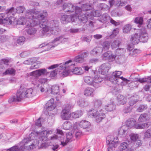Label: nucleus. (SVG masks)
Masks as SVG:
<instances>
[{"instance_id": "f257e3e1", "label": "nucleus", "mask_w": 151, "mask_h": 151, "mask_svg": "<svg viewBox=\"0 0 151 151\" xmlns=\"http://www.w3.org/2000/svg\"><path fill=\"white\" fill-rule=\"evenodd\" d=\"M48 14L46 10L38 11L36 10H28L25 14V17L20 18L17 21V24L26 27H33L40 25L42 28L40 30V36L42 37L46 33L50 30L52 34H59L60 29L58 26V21L52 20L48 21L46 19Z\"/></svg>"}, {"instance_id": "f03ea898", "label": "nucleus", "mask_w": 151, "mask_h": 151, "mask_svg": "<svg viewBox=\"0 0 151 151\" xmlns=\"http://www.w3.org/2000/svg\"><path fill=\"white\" fill-rule=\"evenodd\" d=\"M75 66L74 63L71 60H69L63 63L55 64L52 65L48 68L49 69H52L58 67V70H62V75L67 76L70 74V71Z\"/></svg>"}, {"instance_id": "7ed1b4c3", "label": "nucleus", "mask_w": 151, "mask_h": 151, "mask_svg": "<svg viewBox=\"0 0 151 151\" xmlns=\"http://www.w3.org/2000/svg\"><path fill=\"white\" fill-rule=\"evenodd\" d=\"M30 141L28 138H24L19 144V146L14 145L8 149L3 151H20L26 149L28 150L33 149L35 148L33 145H31Z\"/></svg>"}, {"instance_id": "20e7f679", "label": "nucleus", "mask_w": 151, "mask_h": 151, "mask_svg": "<svg viewBox=\"0 0 151 151\" xmlns=\"http://www.w3.org/2000/svg\"><path fill=\"white\" fill-rule=\"evenodd\" d=\"M122 73V72L121 71H115L113 72L109 78L110 81L114 84H117L122 86L125 85L129 82L130 81L122 76L119 77Z\"/></svg>"}, {"instance_id": "39448f33", "label": "nucleus", "mask_w": 151, "mask_h": 151, "mask_svg": "<svg viewBox=\"0 0 151 151\" xmlns=\"http://www.w3.org/2000/svg\"><path fill=\"white\" fill-rule=\"evenodd\" d=\"M63 9L64 11L68 14H73L76 16V15L80 13L81 11L80 7L77 6H75L74 5L70 3H65L63 6Z\"/></svg>"}, {"instance_id": "423d86ee", "label": "nucleus", "mask_w": 151, "mask_h": 151, "mask_svg": "<svg viewBox=\"0 0 151 151\" xmlns=\"http://www.w3.org/2000/svg\"><path fill=\"white\" fill-rule=\"evenodd\" d=\"M88 115L89 117L95 118L97 123L101 122L102 120L105 117L104 113L101 112V111H98L95 109H92L88 112Z\"/></svg>"}, {"instance_id": "0eeeda50", "label": "nucleus", "mask_w": 151, "mask_h": 151, "mask_svg": "<svg viewBox=\"0 0 151 151\" xmlns=\"http://www.w3.org/2000/svg\"><path fill=\"white\" fill-rule=\"evenodd\" d=\"M73 106L72 104H67L63 107L60 113V117L63 120H68L71 118L70 110Z\"/></svg>"}, {"instance_id": "6e6552de", "label": "nucleus", "mask_w": 151, "mask_h": 151, "mask_svg": "<svg viewBox=\"0 0 151 151\" xmlns=\"http://www.w3.org/2000/svg\"><path fill=\"white\" fill-rule=\"evenodd\" d=\"M48 73L47 70L45 68H42L36 70L29 73V75L31 76L34 77L35 78L32 81V83L34 85L37 84V78L45 74H47Z\"/></svg>"}, {"instance_id": "1a4fd4ad", "label": "nucleus", "mask_w": 151, "mask_h": 151, "mask_svg": "<svg viewBox=\"0 0 151 151\" xmlns=\"http://www.w3.org/2000/svg\"><path fill=\"white\" fill-rule=\"evenodd\" d=\"M62 38V37H59L55 38L52 42L49 43H43L40 45L39 47L41 48L43 47H46L47 50H50L52 48H54L55 46H57L59 43V41Z\"/></svg>"}, {"instance_id": "9d476101", "label": "nucleus", "mask_w": 151, "mask_h": 151, "mask_svg": "<svg viewBox=\"0 0 151 151\" xmlns=\"http://www.w3.org/2000/svg\"><path fill=\"white\" fill-rule=\"evenodd\" d=\"M24 90L20 89L17 91L16 96H13L10 97L9 100L8 102L11 103L14 101H21L25 97Z\"/></svg>"}, {"instance_id": "9b49d317", "label": "nucleus", "mask_w": 151, "mask_h": 151, "mask_svg": "<svg viewBox=\"0 0 151 151\" xmlns=\"http://www.w3.org/2000/svg\"><path fill=\"white\" fill-rule=\"evenodd\" d=\"M117 138L116 139L112 136H109L107 138L106 143L108 145L109 151L113 150L117 146Z\"/></svg>"}, {"instance_id": "f8f14e48", "label": "nucleus", "mask_w": 151, "mask_h": 151, "mask_svg": "<svg viewBox=\"0 0 151 151\" xmlns=\"http://www.w3.org/2000/svg\"><path fill=\"white\" fill-rule=\"evenodd\" d=\"M13 18L10 16L7 17V14L0 13V24L10 25L12 24Z\"/></svg>"}, {"instance_id": "ddd939ff", "label": "nucleus", "mask_w": 151, "mask_h": 151, "mask_svg": "<svg viewBox=\"0 0 151 151\" xmlns=\"http://www.w3.org/2000/svg\"><path fill=\"white\" fill-rule=\"evenodd\" d=\"M79 14L78 16V19L81 22H82L83 23L86 22L88 19H92V16L91 14L90 15L87 14L86 12L83 13L82 12H80V13H78V14L76 15V16Z\"/></svg>"}, {"instance_id": "4468645a", "label": "nucleus", "mask_w": 151, "mask_h": 151, "mask_svg": "<svg viewBox=\"0 0 151 151\" xmlns=\"http://www.w3.org/2000/svg\"><path fill=\"white\" fill-rule=\"evenodd\" d=\"M119 151H133L132 145L129 142H123L119 147Z\"/></svg>"}, {"instance_id": "2eb2a0df", "label": "nucleus", "mask_w": 151, "mask_h": 151, "mask_svg": "<svg viewBox=\"0 0 151 151\" xmlns=\"http://www.w3.org/2000/svg\"><path fill=\"white\" fill-rule=\"evenodd\" d=\"M138 35H139L140 42H145L148 39V34L146 30L145 29H138L137 30Z\"/></svg>"}, {"instance_id": "dca6fc26", "label": "nucleus", "mask_w": 151, "mask_h": 151, "mask_svg": "<svg viewBox=\"0 0 151 151\" xmlns=\"http://www.w3.org/2000/svg\"><path fill=\"white\" fill-rule=\"evenodd\" d=\"M76 16L74 15H71L70 16L66 15H64L61 18V21L63 24H66L70 21L75 22L76 19Z\"/></svg>"}, {"instance_id": "f3484780", "label": "nucleus", "mask_w": 151, "mask_h": 151, "mask_svg": "<svg viewBox=\"0 0 151 151\" xmlns=\"http://www.w3.org/2000/svg\"><path fill=\"white\" fill-rule=\"evenodd\" d=\"M53 130H47L41 131L39 135H41L40 140L43 141H48V137L50 135L52 134Z\"/></svg>"}, {"instance_id": "a211bd4d", "label": "nucleus", "mask_w": 151, "mask_h": 151, "mask_svg": "<svg viewBox=\"0 0 151 151\" xmlns=\"http://www.w3.org/2000/svg\"><path fill=\"white\" fill-rule=\"evenodd\" d=\"M111 68V65L109 63H104L100 67L99 71L102 75H106Z\"/></svg>"}, {"instance_id": "6ab92c4d", "label": "nucleus", "mask_w": 151, "mask_h": 151, "mask_svg": "<svg viewBox=\"0 0 151 151\" xmlns=\"http://www.w3.org/2000/svg\"><path fill=\"white\" fill-rule=\"evenodd\" d=\"M47 92V94H50V95L47 96H52L53 95H58L59 94L60 90L59 86L57 85H53L51 88V90L47 89L46 92Z\"/></svg>"}, {"instance_id": "aec40b11", "label": "nucleus", "mask_w": 151, "mask_h": 151, "mask_svg": "<svg viewBox=\"0 0 151 151\" xmlns=\"http://www.w3.org/2000/svg\"><path fill=\"white\" fill-rule=\"evenodd\" d=\"M40 132H32L29 135V138H28L30 141V143H31V145H33L35 147V144L33 143L32 142V140H34L35 138H37V137L39 138L40 140V136L41 135H39Z\"/></svg>"}, {"instance_id": "412c9836", "label": "nucleus", "mask_w": 151, "mask_h": 151, "mask_svg": "<svg viewBox=\"0 0 151 151\" xmlns=\"http://www.w3.org/2000/svg\"><path fill=\"white\" fill-rule=\"evenodd\" d=\"M45 108L47 110L49 111H51L54 109L55 107L54 104V100L53 98L51 99L48 101L45 106Z\"/></svg>"}, {"instance_id": "4be33fe9", "label": "nucleus", "mask_w": 151, "mask_h": 151, "mask_svg": "<svg viewBox=\"0 0 151 151\" xmlns=\"http://www.w3.org/2000/svg\"><path fill=\"white\" fill-rule=\"evenodd\" d=\"M151 127V121L147 123L138 124L135 126V128L137 129H145Z\"/></svg>"}, {"instance_id": "5701e85b", "label": "nucleus", "mask_w": 151, "mask_h": 151, "mask_svg": "<svg viewBox=\"0 0 151 151\" xmlns=\"http://www.w3.org/2000/svg\"><path fill=\"white\" fill-rule=\"evenodd\" d=\"M93 79V86L96 88H98L99 86V83L103 81V78L99 75H96Z\"/></svg>"}, {"instance_id": "b1692460", "label": "nucleus", "mask_w": 151, "mask_h": 151, "mask_svg": "<svg viewBox=\"0 0 151 151\" xmlns=\"http://www.w3.org/2000/svg\"><path fill=\"white\" fill-rule=\"evenodd\" d=\"M139 35H138L137 30L134 34L132 36L131 41L133 45L137 44L140 41Z\"/></svg>"}, {"instance_id": "393cba45", "label": "nucleus", "mask_w": 151, "mask_h": 151, "mask_svg": "<svg viewBox=\"0 0 151 151\" xmlns=\"http://www.w3.org/2000/svg\"><path fill=\"white\" fill-rule=\"evenodd\" d=\"M73 137V136L71 133H67L65 140V141L61 142V145L63 146H65L68 142L72 141Z\"/></svg>"}, {"instance_id": "a878e982", "label": "nucleus", "mask_w": 151, "mask_h": 151, "mask_svg": "<svg viewBox=\"0 0 151 151\" xmlns=\"http://www.w3.org/2000/svg\"><path fill=\"white\" fill-rule=\"evenodd\" d=\"M94 89L90 87H87L86 88L83 92L84 95L86 97L88 96H94Z\"/></svg>"}, {"instance_id": "bb28decb", "label": "nucleus", "mask_w": 151, "mask_h": 151, "mask_svg": "<svg viewBox=\"0 0 151 151\" xmlns=\"http://www.w3.org/2000/svg\"><path fill=\"white\" fill-rule=\"evenodd\" d=\"M83 71L81 68L74 66L70 71V75H71L72 73H73L75 74L80 75L83 74Z\"/></svg>"}, {"instance_id": "cd10ccee", "label": "nucleus", "mask_w": 151, "mask_h": 151, "mask_svg": "<svg viewBox=\"0 0 151 151\" xmlns=\"http://www.w3.org/2000/svg\"><path fill=\"white\" fill-rule=\"evenodd\" d=\"M150 119V115L147 113L141 114L139 116L138 121L140 122H144L149 120Z\"/></svg>"}, {"instance_id": "c85d7f7f", "label": "nucleus", "mask_w": 151, "mask_h": 151, "mask_svg": "<svg viewBox=\"0 0 151 151\" xmlns=\"http://www.w3.org/2000/svg\"><path fill=\"white\" fill-rule=\"evenodd\" d=\"M117 101L120 104L124 105L125 104L127 101L126 98L122 95L119 94L117 97Z\"/></svg>"}, {"instance_id": "c756f323", "label": "nucleus", "mask_w": 151, "mask_h": 151, "mask_svg": "<svg viewBox=\"0 0 151 151\" xmlns=\"http://www.w3.org/2000/svg\"><path fill=\"white\" fill-rule=\"evenodd\" d=\"M138 96L137 95H135L132 96L129 99V104L130 106H133L138 101Z\"/></svg>"}, {"instance_id": "7c9ffc66", "label": "nucleus", "mask_w": 151, "mask_h": 151, "mask_svg": "<svg viewBox=\"0 0 151 151\" xmlns=\"http://www.w3.org/2000/svg\"><path fill=\"white\" fill-rule=\"evenodd\" d=\"M6 14H7V17H9L10 16L13 18L12 20H14V18L11 15H14L16 13V9H15L14 7H12L8 9L6 11Z\"/></svg>"}, {"instance_id": "2f4dec72", "label": "nucleus", "mask_w": 151, "mask_h": 151, "mask_svg": "<svg viewBox=\"0 0 151 151\" xmlns=\"http://www.w3.org/2000/svg\"><path fill=\"white\" fill-rule=\"evenodd\" d=\"M25 95V97H32L34 95V93L33 89L32 88H30L28 89H23Z\"/></svg>"}, {"instance_id": "473e14b6", "label": "nucleus", "mask_w": 151, "mask_h": 151, "mask_svg": "<svg viewBox=\"0 0 151 151\" xmlns=\"http://www.w3.org/2000/svg\"><path fill=\"white\" fill-rule=\"evenodd\" d=\"M82 114L83 112L81 110H78L74 112L71 113V118H77L81 117Z\"/></svg>"}, {"instance_id": "72a5a7b5", "label": "nucleus", "mask_w": 151, "mask_h": 151, "mask_svg": "<svg viewBox=\"0 0 151 151\" xmlns=\"http://www.w3.org/2000/svg\"><path fill=\"white\" fill-rule=\"evenodd\" d=\"M136 122L133 119H130L128 120L126 122V125L129 128H132L134 126L135 128Z\"/></svg>"}, {"instance_id": "f704fd0d", "label": "nucleus", "mask_w": 151, "mask_h": 151, "mask_svg": "<svg viewBox=\"0 0 151 151\" xmlns=\"http://www.w3.org/2000/svg\"><path fill=\"white\" fill-rule=\"evenodd\" d=\"M83 80L85 83L89 85H93V79L90 76H86L83 78Z\"/></svg>"}, {"instance_id": "c9c22d12", "label": "nucleus", "mask_w": 151, "mask_h": 151, "mask_svg": "<svg viewBox=\"0 0 151 151\" xmlns=\"http://www.w3.org/2000/svg\"><path fill=\"white\" fill-rule=\"evenodd\" d=\"M103 49L101 48L96 47L91 51V54L94 56H95L98 53L99 54L101 53Z\"/></svg>"}, {"instance_id": "e433bc0d", "label": "nucleus", "mask_w": 151, "mask_h": 151, "mask_svg": "<svg viewBox=\"0 0 151 151\" xmlns=\"http://www.w3.org/2000/svg\"><path fill=\"white\" fill-rule=\"evenodd\" d=\"M110 19V16L106 14H103L101 17L100 19V21L103 23H106Z\"/></svg>"}, {"instance_id": "4c0bfd02", "label": "nucleus", "mask_w": 151, "mask_h": 151, "mask_svg": "<svg viewBox=\"0 0 151 151\" xmlns=\"http://www.w3.org/2000/svg\"><path fill=\"white\" fill-rule=\"evenodd\" d=\"M80 127L83 129L88 127L90 126V123L87 121L83 120L81 121L79 124Z\"/></svg>"}, {"instance_id": "58836bf2", "label": "nucleus", "mask_w": 151, "mask_h": 151, "mask_svg": "<svg viewBox=\"0 0 151 151\" xmlns=\"http://www.w3.org/2000/svg\"><path fill=\"white\" fill-rule=\"evenodd\" d=\"M105 108L107 111H111L115 110V106L113 102H111L110 104H108L105 106Z\"/></svg>"}, {"instance_id": "ea45409f", "label": "nucleus", "mask_w": 151, "mask_h": 151, "mask_svg": "<svg viewBox=\"0 0 151 151\" xmlns=\"http://www.w3.org/2000/svg\"><path fill=\"white\" fill-rule=\"evenodd\" d=\"M92 8V5L90 4H83L82 6V9H81V12H82V11L84 12L85 11L90 10Z\"/></svg>"}, {"instance_id": "a19ab883", "label": "nucleus", "mask_w": 151, "mask_h": 151, "mask_svg": "<svg viewBox=\"0 0 151 151\" xmlns=\"http://www.w3.org/2000/svg\"><path fill=\"white\" fill-rule=\"evenodd\" d=\"M143 22V18L142 17H136L134 21V22L138 24V27H140L142 25Z\"/></svg>"}, {"instance_id": "79ce46f5", "label": "nucleus", "mask_w": 151, "mask_h": 151, "mask_svg": "<svg viewBox=\"0 0 151 151\" xmlns=\"http://www.w3.org/2000/svg\"><path fill=\"white\" fill-rule=\"evenodd\" d=\"M16 72V70L12 68H8L6 71L3 73V75H6L7 74L14 75Z\"/></svg>"}, {"instance_id": "37998d69", "label": "nucleus", "mask_w": 151, "mask_h": 151, "mask_svg": "<svg viewBox=\"0 0 151 151\" xmlns=\"http://www.w3.org/2000/svg\"><path fill=\"white\" fill-rule=\"evenodd\" d=\"M37 59L36 58H29L27 60H25L23 63L25 64L29 65L32 63H35L37 61Z\"/></svg>"}, {"instance_id": "c03bdc74", "label": "nucleus", "mask_w": 151, "mask_h": 151, "mask_svg": "<svg viewBox=\"0 0 151 151\" xmlns=\"http://www.w3.org/2000/svg\"><path fill=\"white\" fill-rule=\"evenodd\" d=\"M72 124L68 121H65L63 125V128L64 129L69 130L72 127Z\"/></svg>"}, {"instance_id": "a18cd8bd", "label": "nucleus", "mask_w": 151, "mask_h": 151, "mask_svg": "<svg viewBox=\"0 0 151 151\" xmlns=\"http://www.w3.org/2000/svg\"><path fill=\"white\" fill-rule=\"evenodd\" d=\"M78 104L80 107H83L88 105V103L84 99H81L77 101Z\"/></svg>"}, {"instance_id": "49530a36", "label": "nucleus", "mask_w": 151, "mask_h": 151, "mask_svg": "<svg viewBox=\"0 0 151 151\" xmlns=\"http://www.w3.org/2000/svg\"><path fill=\"white\" fill-rule=\"evenodd\" d=\"M132 28V26L129 24L125 25L122 28L123 32L124 33H127L129 32Z\"/></svg>"}, {"instance_id": "de8ad7c7", "label": "nucleus", "mask_w": 151, "mask_h": 151, "mask_svg": "<svg viewBox=\"0 0 151 151\" xmlns=\"http://www.w3.org/2000/svg\"><path fill=\"white\" fill-rule=\"evenodd\" d=\"M26 9L24 7V6H20L17 7L16 9V13L19 14H22L24 12Z\"/></svg>"}, {"instance_id": "09e8293b", "label": "nucleus", "mask_w": 151, "mask_h": 151, "mask_svg": "<svg viewBox=\"0 0 151 151\" xmlns=\"http://www.w3.org/2000/svg\"><path fill=\"white\" fill-rule=\"evenodd\" d=\"M151 137V128L147 130L144 133V138L148 139Z\"/></svg>"}, {"instance_id": "8fccbe9b", "label": "nucleus", "mask_w": 151, "mask_h": 151, "mask_svg": "<svg viewBox=\"0 0 151 151\" xmlns=\"http://www.w3.org/2000/svg\"><path fill=\"white\" fill-rule=\"evenodd\" d=\"M94 105L96 108H99L101 107L102 103L101 100H100L95 99L93 101Z\"/></svg>"}, {"instance_id": "3c124183", "label": "nucleus", "mask_w": 151, "mask_h": 151, "mask_svg": "<svg viewBox=\"0 0 151 151\" xmlns=\"http://www.w3.org/2000/svg\"><path fill=\"white\" fill-rule=\"evenodd\" d=\"M37 29L36 28L31 27L27 30V34L30 35H34L36 33Z\"/></svg>"}, {"instance_id": "603ef678", "label": "nucleus", "mask_w": 151, "mask_h": 151, "mask_svg": "<svg viewBox=\"0 0 151 151\" xmlns=\"http://www.w3.org/2000/svg\"><path fill=\"white\" fill-rule=\"evenodd\" d=\"M129 53L130 55L131 56H136L140 52V50L139 49H135L133 51L129 50Z\"/></svg>"}, {"instance_id": "864d4df0", "label": "nucleus", "mask_w": 151, "mask_h": 151, "mask_svg": "<svg viewBox=\"0 0 151 151\" xmlns=\"http://www.w3.org/2000/svg\"><path fill=\"white\" fill-rule=\"evenodd\" d=\"M74 60L76 62L80 63L83 62L84 60V59L80 55H78L75 57Z\"/></svg>"}, {"instance_id": "5fc2aeb1", "label": "nucleus", "mask_w": 151, "mask_h": 151, "mask_svg": "<svg viewBox=\"0 0 151 151\" xmlns=\"http://www.w3.org/2000/svg\"><path fill=\"white\" fill-rule=\"evenodd\" d=\"M102 47H101L103 50H108L110 47V43L108 41H105L103 43L102 45Z\"/></svg>"}, {"instance_id": "6e6d98bb", "label": "nucleus", "mask_w": 151, "mask_h": 151, "mask_svg": "<svg viewBox=\"0 0 151 151\" xmlns=\"http://www.w3.org/2000/svg\"><path fill=\"white\" fill-rule=\"evenodd\" d=\"M147 108V105H141L137 108V111L138 112H142L146 110Z\"/></svg>"}, {"instance_id": "4d7b16f0", "label": "nucleus", "mask_w": 151, "mask_h": 151, "mask_svg": "<svg viewBox=\"0 0 151 151\" xmlns=\"http://www.w3.org/2000/svg\"><path fill=\"white\" fill-rule=\"evenodd\" d=\"M119 31V28H116L113 30L112 34L110 36V38H113L115 37L118 34Z\"/></svg>"}, {"instance_id": "13d9d810", "label": "nucleus", "mask_w": 151, "mask_h": 151, "mask_svg": "<svg viewBox=\"0 0 151 151\" xmlns=\"http://www.w3.org/2000/svg\"><path fill=\"white\" fill-rule=\"evenodd\" d=\"M131 139L134 141H135L139 139V136L137 134L132 133L129 135Z\"/></svg>"}, {"instance_id": "bf43d9fd", "label": "nucleus", "mask_w": 151, "mask_h": 151, "mask_svg": "<svg viewBox=\"0 0 151 151\" xmlns=\"http://www.w3.org/2000/svg\"><path fill=\"white\" fill-rule=\"evenodd\" d=\"M125 4V3L121 0H116V1H115V5L118 7L124 6Z\"/></svg>"}, {"instance_id": "052dcab7", "label": "nucleus", "mask_w": 151, "mask_h": 151, "mask_svg": "<svg viewBox=\"0 0 151 151\" xmlns=\"http://www.w3.org/2000/svg\"><path fill=\"white\" fill-rule=\"evenodd\" d=\"M119 42L118 40L114 41L111 44V47L112 49L115 48L119 46Z\"/></svg>"}, {"instance_id": "680f3d73", "label": "nucleus", "mask_w": 151, "mask_h": 151, "mask_svg": "<svg viewBox=\"0 0 151 151\" xmlns=\"http://www.w3.org/2000/svg\"><path fill=\"white\" fill-rule=\"evenodd\" d=\"M126 132V130H124L123 128V127L120 128L118 131L119 137H124V134Z\"/></svg>"}, {"instance_id": "e2e57ef3", "label": "nucleus", "mask_w": 151, "mask_h": 151, "mask_svg": "<svg viewBox=\"0 0 151 151\" xmlns=\"http://www.w3.org/2000/svg\"><path fill=\"white\" fill-rule=\"evenodd\" d=\"M99 8L101 10H104L108 9L109 6L106 4L102 3L99 4Z\"/></svg>"}, {"instance_id": "0e129e2a", "label": "nucleus", "mask_w": 151, "mask_h": 151, "mask_svg": "<svg viewBox=\"0 0 151 151\" xmlns=\"http://www.w3.org/2000/svg\"><path fill=\"white\" fill-rule=\"evenodd\" d=\"M25 38L23 37H19L17 40V43L19 45L23 44L25 41Z\"/></svg>"}, {"instance_id": "69168bd1", "label": "nucleus", "mask_w": 151, "mask_h": 151, "mask_svg": "<svg viewBox=\"0 0 151 151\" xmlns=\"http://www.w3.org/2000/svg\"><path fill=\"white\" fill-rule=\"evenodd\" d=\"M10 59H3L0 60V64H4L8 65L9 64L10 62Z\"/></svg>"}, {"instance_id": "338daca9", "label": "nucleus", "mask_w": 151, "mask_h": 151, "mask_svg": "<svg viewBox=\"0 0 151 151\" xmlns=\"http://www.w3.org/2000/svg\"><path fill=\"white\" fill-rule=\"evenodd\" d=\"M61 137L60 136L59 137L57 135H56L49 137L48 141H51L52 142L53 141L57 139H59V138Z\"/></svg>"}, {"instance_id": "774afa93", "label": "nucleus", "mask_w": 151, "mask_h": 151, "mask_svg": "<svg viewBox=\"0 0 151 151\" xmlns=\"http://www.w3.org/2000/svg\"><path fill=\"white\" fill-rule=\"evenodd\" d=\"M132 108L129 106H128L124 107L123 109V112L125 114H127L131 112Z\"/></svg>"}]
</instances>
